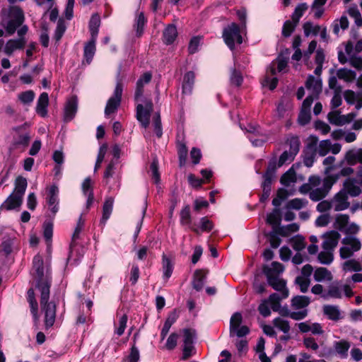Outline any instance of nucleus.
Returning <instances> with one entry per match:
<instances>
[{
	"mask_svg": "<svg viewBox=\"0 0 362 362\" xmlns=\"http://www.w3.org/2000/svg\"><path fill=\"white\" fill-rule=\"evenodd\" d=\"M342 246L339 250L340 257L344 259L351 258L354 252L361 248V243L354 235H346L341 240Z\"/></svg>",
	"mask_w": 362,
	"mask_h": 362,
	"instance_id": "3",
	"label": "nucleus"
},
{
	"mask_svg": "<svg viewBox=\"0 0 362 362\" xmlns=\"http://www.w3.org/2000/svg\"><path fill=\"white\" fill-rule=\"evenodd\" d=\"M195 76L193 71L187 72L183 78L182 93L184 94H190L192 91Z\"/></svg>",
	"mask_w": 362,
	"mask_h": 362,
	"instance_id": "30",
	"label": "nucleus"
},
{
	"mask_svg": "<svg viewBox=\"0 0 362 362\" xmlns=\"http://www.w3.org/2000/svg\"><path fill=\"white\" fill-rule=\"evenodd\" d=\"M267 279L269 285L274 290L280 292L283 298L288 296L289 292L286 286V281L284 279L279 278V276L272 277L271 274H269V278Z\"/></svg>",
	"mask_w": 362,
	"mask_h": 362,
	"instance_id": "13",
	"label": "nucleus"
},
{
	"mask_svg": "<svg viewBox=\"0 0 362 362\" xmlns=\"http://www.w3.org/2000/svg\"><path fill=\"white\" fill-rule=\"evenodd\" d=\"M328 121L334 125L342 126L344 125V121L343 120L344 116L340 115L338 111H332L327 115Z\"/></svg>",
	"mask_w": 362,
	"mask_h": 362,
	"instance_id": "48",
	"label": "nucleus"
},
{
	"mask_svg": "<svg viewBox=\"0 0 362 362\" xmlns=\"http://www.w3.org/2000/svg\"><path fill=\"white\" fill-rule=\"evenodd\" d=\"M152 78V75L149 72H146L142 74L138 79L136 86L134 99L139 101L143 97L144 87L146 84H148Z\"/></svg>",
	"mask_w": 362,
	"mask_h": 362,
	"instance_id": "15",
	"label": "nucleus"
},
{
	"mask_svg": "<svg viewBox=\"0 0 362 362\" xmlns=\"http://www.w3.org/2000/svg\"><path fill=\"white\" fill-rule=\"evenodd\" d=\"M27 294H28V296H27L28 301V303L30 304V312L33 315L34 322L36 324L37 322V321L39 320V317L37 315L38 305H37V302L35 298L34 290L33 288H30L28 291Z\"/></svg>",
	"mask_w": 362,
	"mask_h": 362,
	"instance_id": "26",
	"label": "nucleus"
},
{
	"mask_svg": "<svg viewBox=\"0 0 362 362\" xmlns=\"http://www.w3.org/2000/svg\"><path fill=\"white\" fill-rule=\"evenodd\" d=\"M332 204L336 211L346 209L349 206L346 192L340 191L338 192L332 200Z\"/></svg>",
	"mask_w": 362,
	"mask_h": 362,
	"instance_id": "14",
	"label": "nucleus"
},
{
	"mask_svg": "<svg viewBox=\"0 0 362 362\" xmlns=\"http://www.w3.org/2000/svg\"><path fill=\"white\" fill-rule=\"evenodd\" d=\"M323 238L322 249L334 251L339 243L340 234L337 231L331 230L324 234Z\"/></svg>",
	"mask_w": 362,
	"mask_h": 362,
	"instance_id": "12",
	"label": "nucleus"
},
{
	"mask_svg": "<svg viewBox=\"0 0 362 362\" xmlns=\"http://www.w3.org/2000/svg\"><path fill=\"white\" fill-rule=\"evenodd\" d=\"M139 351L135 345H133L131 348L129 354L124 359L123 362H139Z\"/></svg>",
	"mask_w": 362,
	"mask_h": 362,
	"instance_id": "64",
	"label": "nucleus"
},
{
	"mask_svg": "<svg viewBox=\"0 0 362 362\" xmlns=\"http://www.w3.org/2000/svg\"><path fill=\"white\" fill-rule=\"evenodd\" d=\"M180 222L182 225L187 226L191 229L193 226L191 219L190 207L189 205L185 206L180 212Z\"/></svg>",
	"mask_w": 362,
	"mask_h": 362,
	"instance_id": "42",
	"label": "nucleus"
},
{
	"mask_svg": "<svg viewBox=\"0 0 362 362\" xmlns=\"http://www.w3.org/2000/svg\"><path fill=\"white\" fill-rule=\"evenodd\" d=\"M286 144L289 146V150L288 151L296 156L299 152L300 146L299 138L296 136H291L287 139Z\"/></svg>",
	"mask_w": 362,
	"mask_h": 362,
	"instance_id": "39",
	"label": "nucleus"
},
{
	"mask_svg": "<svg viewBox=\"0 0 362 362\" xmlns=\"http://www.w3.org/2000/svg\"><path fill=\"white\" fill-rule=\"evenodd\" d=\"M299 226L296 223H291L287 226H279L277 232L283 237H287L291 233L298 231Z\"/></svg>",
	"mask_w": 362,
	"mask_h": 362,
	"instance_id": "41",
	"label": "nucleus"
},
{
	"mask_svg": "<svg viewBox=\"0 0 362 362\" xmlns=\"http://www.w3.org/2000/svg\"><path fill=\"white\" fill-rule=\"evenodd\" d=\"M25 45V41L23 37H21L19 39L16 40H9L6 43L4 51L5 54L10 56L15 51L23 49Z\"/></svg>",
	"mask_w": 362,
	"mask_h": 362,
	"instance_id": "17",
	"label": "nucleus"
},
{
	"mask_svg": "<svg viewBox=\"0 0 362 362\" xmlns=\"http://www.w3.org/2000/svg\"><path fill=\"white\" fill-rule=\"evenodd\" d=\"M342 269L346 272H359L362 271V266L358 260H356L355 259H347L342 264Z\"/></svg>",
	"mask_w": 362,
	"mask_h": 362,
	"instance_id": "36",
	"label": "nucleus"
},
{
	"mask_svg": "<svg viewBox=\"0 0 362 362\" xmlns=\"http://www.w3.org/2000/svg\"><path fill=\"white\" fill-rule=\"evenodd\" d=\"M11 20L17 25H21L24 21V15L23 11L19 7H13L11 11Z\"/></svg>",
	"mask_w": 362,
	"mask_h": 362,
	"instance_id": "57",
	"label": "nucleus"
},
{
	"mask_svg": "<svg viewBox=\"0 0 362 362\" xmlns=\"http://www.w3.org/2000/svg\"><path fill=\"white\" fill-rule=\"evenodd\" d=\"M127 315H122L119 318L118 325L115 324V333L118 336H121L124 334L127 327Z\"/></svg>",
	"mask_w": 362,
	"mask_h": 362,
	"instance_id": "61",
	"label": "nucleus"
},
{
	"mask_svg": "<svg viewBox=\"0 0 362 362\" xmlns=\"http://www.w3.org/2000/svg\"><path fill=\"white\" fill-rule=\"evenodd\" d=\"M243 81L242 73L235 68L232 69L230 75V82L232 85L240 86Z\"/></svg>",
	"mask_w": 362,
	"mask_h": 362,
	"instance_id": "54",
	"label": "nucleus"
},
{
	"mask_svg": "<svg viewBox=\"0 0 362 362\" xmlns=\"http://www.w3.org/2000/svg\"><path fill=\"white\" fill-rule=\"evenodd\" d=\"M281 221L280 214L278 210L274 209L267 215V222L272 226V229H277Z\"/></svg>",
	"mask_w": 362,
	"mask_h": 362,
	"instance_id": "45",
	"label": "nucleus"
},
{
	"mask_svg": "<svg viewBox=\"0 0 362 362\" xmlns=\"http://www.w3.org/2000/svg\"><path fill=\"white\" fill-rule=\"evenodd\" d=\"M96 40V38L90 37V40L84 46L83 56L88 64L91 62L95 55Z\"/></svg>",
	"mask_w": 362,
	"mask_h": 362,
	"instance_id": "25",
	"label": "nucleus"
},
{
	"mask_svg": "<svg viewBox=\"0 0 362 362\" xmlns=\"http://www.w3.org/2000/svg\"><path fill=\"white\" fill-rule=\"evenodd\" d=\"M82 191L84 196L87 197L86 209H88L92 205L94 199L93 187L90 177H86L82 183Z\"/></svg>",
	"mask_w": 362,
	"mask_h": 362,
	"instance_id": "21",
	"label": "nucleus"
},
{
	"mask_svg": "<svg viewBox=\"0 0 362 362\" xmlns=\"http://www.w3.org/2000/svg\"><path fill=\"white\" fill-rule=\"evenodd\" d=\"M292 107L293 105L290 100L286 99L281 100L276 107L277 115L279 117H284L286 111L291 110Z\"/></svg>",
	"mask_w": 362,
	"mask_h": 362,
	"instance_id": "40",
	"label": "nucleus"
},
{
	"mask_svg": "<svg viewBox=\"0 0 362 362\" xmlns=\"http://www.w3.org/2000/svg\"><path fill=\"white\" fill-rule=\"evenodd\" d=\"M43 235L45 240L47 243V245L49 246L53 235V224L51 221H47L44 223L43 226Z\"/></svg>",
	"mask_w": 362,
	"mask_h": 362,
	"instance_id": "60",
	"label": "nucleus"
},
{
	"mask_svg": "<svg viewBox=\"0 0 362 362\" xmlns=\"http://www.w3.org/2000/svg\"><path fill=\"white\" fill-rule=\"evenodd\" d=\"M286 298H283L281 294L278 293H272L269 296L268 300L269 303L272 307V309L274 312H277L281 307L280 302L281 300L285 299Z\"/></svg>",
	"mask_w": 362,
	"mask_h": 362,
	"instance_id": "47",
	"label": "nucleus"
},
{
	"mask_svg": "<svg viewBox=\"0 0 362 362\" xmlns=\"http://www.w3.org/2000/svg\"><path fill=\"white\" fill-rule=\"evenodd\" d=\"M333 259V251L329 250H323L318 255V259L323 264H331Z\"/></svg>",
	"mask_w": 362,
	"mask_h": 362,
	"instance_id": "53",
	"label": "nucleus"
},
{
	"mask_svg": "<svg viewBox=\"0 0 362 362\" xmlns=\"http://www.w3.org/2000/svg\"><path fill=\"white\" fill-rule=\"evenodd\" d=\"M223 38L225 43L233 50L235 47V44H241L243 42V37L240 35V27L238 24L233 23L223 31Z\"/></svg>",
	"mask_w": 362,
	"mask_h": 362,
	"instance_id": "4",
	"label": "nucleus"
},
{
	"mask_svg": "<svg viewBox=\"0 0 362 362\" xmlns=\"http://www.w3.org/2000/svg\"><path fill=\"white\" fill-rule=\"evenodd\" d=\"M100 25V18L98 14H93L89 22V30L92 38L98 37L99 27Z\"/></svg>",
	"mask_w": 362,
	"mask_h": 362,
	"instance_id": "38",
	"label": "nucleus"
},
{
	"mask_svg": "<svg viewBox=\"0 0 362 362\" xmlns=\"http://www.w3.org/2000/svg\"><path fill=\"white\" fill-rule=\"evenodd\" d=\"M177 36V28L174 25H168L164 30L163 37L166 45L172 44Z\"/></svg>",
	"mask_w": 362,
	"mask_h": 362,
	"instance_id": "31",
	"label": "nucleus"
},
{
	"mask_svg": "<svg viewBox=\"0 0 362 362\" xmlns=\"http://www.w3.org/2000/svg\"><path fill=\"white\" fill-rule=\"evenodd\" d=\"M28 186L26 178L18 176L14 182L13 192L1 204V208L10 211L18 208L23 203V197Z\"/></svg>",
	"mask_w": 362,
	"mask_h": 362,
	"instance_id": "2",
	"label": "nucleus"
},
{
	"mask_svg": "<svg viewBox=\"0 0 362 362\" xmlns=\"http://www.w3.org/2000/svg\"><path fill=\"white\" fill-rule=\"evenodd\" d=\"M344 188L352 197H356L360 194L362 187V165L358 168L357 176L355 180L347 179L344 183Z\"/></svg>",
	"mask_w": 362,
	"mask_h": 362,
	"instance_id": "9",
	"label": "nucleus"
},
{
	"mask_svg": "<svg viewBox=\"0 0 362 362\" xmlns=\"http://www.w3.org/2000/svg\"><path fill=\"white\" fill-rule=\"evenodd\" d=\"M173 271V265L170 261V259L167 257L165 255H163V277L166 279H168Z\"/></svg>",
	"mask_w": 362,
	"mask_h": 362,
	"instance_id": "46",
	"label": "nucleus"
},
{
	"mask_svg": "<svg viewBox=\"0 0 362 362\" xmlns=\"http://www.w3.org/2000/svg\"><path fill=\"white\" fill-rule=\"evenodd\" d=\"M213 226L212 222L205 216L200 219L199 223H194L193 226H191V230L197 234H199L201 232L211 230Z\"/></svg>",
	"mask_w": 362,
	"mask_h": 362,
	"instance_id": "22",
	"label": "nucleus"
},
{
	"mask_svg": "<svg viewBox=\"0 0 362 362\" xmlns=\"http://www.w3.org/2000/svg\"><path fill=\"white\" fill-rule=\"evenodd\" d=\"M336 182V177L332 180L331 177L324 178L322 185L320 187L313 189L310 192L309 197L312 201L318 202L327 196L333 185Z\"/></svg>",
	"mask_w": 362,
	"mask_h": 362,
	"instance_id": "7",
	"label": "nucleus"
},
{
	"mask_svg": "<svg viewBox=\"0 0 362 362\" xmlns=\"http://www.w3.org/2000/svg\"><path fill=\"white\" fill-rule=\"evenodd\" d=\"M273 325L275 327L281 330L285 334L288 333L290 330V325L288 321L284 320L281 317H276L273 320Z\"/></svg>",
	"mask_w": 362,
	"mask_h": 362,
	"instance_id": "50",
	"label": "nucleus"
},
{
	"mask_svg": "<svg viewBox=\"0 0 362 362\" xmlns=\"http://www.w3.org/2000/svg\"><path fill=\"white\" fill-rule=\"evenodd\" d=\"M337 76L340 79H344L346 81H351L356 76V73L350 69L341 68L337 70Z\"/></svg>",
	"mask_w": 362,
	"mask_h": 362,
	"instance_id": "55",
	"label": "nucleus"
},
{
	"mask_svg": "<svg viewBox=\"0 0 362 362\" xmlns=\"http://www.w3.org/2000/svg\"><path fill=\"white\" fill-rule=\"evenodd\" d=\"M242 320V315L238 312L235 313L231 316L230 320V337H233L235 336L238 337H243L250 332V329L247 326L241 325Z\"/></svg>",
	"mask_w": 362,
	"mask_h": 362,
	"instance_id": "5",
	"label": "nucleus"
},
{
	"mask_svg": "<svg viewBox=\"0 0 362 362\" xmlns=\"http://www.w3.org/2000/svg\"><path fill=\"white\" fill-rule=\"evenodd\" d=\"M303 30L305 36H309L310 35L316 36L319 34L321 27L317 25H313L310 22H306L303 25Z\"/></svg>",
	"mask_w": 362,
	"mask_h": 362,
	"instance_id": "51",
	"label": "nucleus"
},
{
	"mask_svg": "<svg viewBox=\"0 0 362 362\" xmlns=\"http://www.w3.org/2000/svg\"><path fill=\"white\" fill-rule=\"evenodd\" d=\"M288 65V59L284 57H279L275 62H273L267 69V72H270L272 75L276 74V66L278 72H286Z\"/></svg>",
	"mask_w": 362,
	"mask_h": 362,
	"instance_id": "20",
	"label": "nucleus"
},
{
	"mask_svg": "<svg viewBox=\"0 0 362 362\" xmlns=\"http://www.w3.org/2000/svg\"><path fill=\"white\" fill-rule=\"evenodd\" d=\"M308 9V5L305 3L298 4L293 13L292 14V21L298 24L300 18L303 16L304 12Z\"/></svg>",
	"mask_w": 362,
	"mask_h": 362,
	"instance_id": "52",
	"label": "nucleus"
},
{
	"mask_svg": "<svg viewBox=\"0 0 362 362\" xmlns=\"http://www.w3.org/2000/svg\"><path fill=\"white\" fill-rule=\"evenodd\" d=\"M348 14L354 19L355 24L357 27L362 26V17L356 6L350 7L348 10Z\"/></svg>",
	"mask_w": 362,
	"mask_h": 362,
	"instance_id": "59",
	"label": "nucleus"
},
{
	"mask_svg": "<svg viewBox=\"0 0 362 362\" xmlns=\"http://www.w3.org/2000/svg\"><path fill=\"white\" fill-rule=\"evenodd\" d=\"M18 98L22 103L30 104L35 98V93L31 90H26L21 93Z\"/></svg>",
	"mask_w": 362,
	"mask_h": 362,
	"instance_id": "62",
	"label": "nucleus"
},
{
	"mask_svg": "<svg viewBox=\"0 0 362 362\" xmlns=\"http://www.w3.org/2000/svg\"><path fill=\"white\" fill-rule=\"evenodd\" d=\"M295 283L299 286L302 293H305L308 291L310 286V280L306 276H298L295 279Z\"/></svg>",
	"mask_w": 362,
	"mask_h": 362,
	"instance_id": "58",
	"label": "nucleus"
},
{
	"mask_svg": "<svg viewBox=\"0 0 362 362\" xmlns=\"http://www.w3.org/2000/svg\"><path fill=\"white\" fill-rule=\"evenodd\" d=\"M310 304V298L305 296H297L292 298L291 300V306L293 308L298 310V309H305V308Z\"/></svg>",
	"mask_w": 362,
	"mask_h": 362,
	"instance_id": "37",
	"label": "nucleus"
},
{
	"mask_svg": "<svg viewBox=\"0 0 362 362\" xmlns=\"http://www.w3.org/2000/svg\"><path fill=\"white\" fill-rule=\"evenodd\" d=\"M146 23V19L143 13H140L136 20L134 27L136 28V35L137 36H141L144 31V28Z\"/></svg>",
	"mask_w": 362,
	"mask_h": 362,
	"instance_id": "56",
	"label": "nucleus"
},
{
	"mask_svg": "<svg viewBox=\"0 0 362 362\" xmlns=\"http://www.w3.org/2000/svg\"><path fill=\"white\" fill-rule=\"evenodd\" d=\"M332 142L329 139L320 141L318 146H317V152L320 156H325L329 151Z\"/></svg>",
	"mask_w": 362,
	"mask_h": 362,
	"instance_id": "49",
	"label": "nucleus"
},
{
	"mask_svg": "<svg viewBox=\"0 0 362 362\" xmlns=\"http://www.w3.org/2000/svg\"><path fill=\"white\" fill-rule=\"evenodd\" d=\"M49 104V96L47 93H42L40 95L37 105L36 112L42 117H45L47 115V106Z\"/></svg>",
	"mask_w": 362,
	"mask_h": 362,
	"instance_id": "19",
	"label": "nucleus"
},
{
	"mask_svg": "<svg viewBox=\"0 0 362 362\" xmlns=\"http://www.w3.org/2000/svg\"><path fill=\"white\" fill-rule=\"evenodd\" d=\"M306 88L311 91V94L317 96L322 90V82L320 79L310 76L307 79Z\"/></svg>",
	"mask_w": 362,
	"mask_h": 362,
	"instance_id": "27",
	"label": "nucleus"
},
{
	"mask_svg": "<svg viewBox=\"0 0 362 362\" xmlns=\"http://www.w3.org/2000/svg\"><path fill=\"white\" fill-rule=\"evenodd\" d=\"M263 272L267 278H269V274H271L272 277L279 276L284 272V267L279 262H273L270 266H264Z\"/></svg>",
	"mask_w": 362,
	"mask_h": 362,
	"instance_id": "28",
	"label": "nucleus"
},
{
	"mask_svg": "<svg viewBox=\"0 0 362 362\" xmlns=\"http://www.w3.org/2000/svg\"><path fill=\"white\" fill-rule=\"evenodd\" d=\"M323 313L329 320L333 321H337L342 318L341 310L337 305H324Z\"/></svg>",
	"mask_w": 362,
	"mask_h": 362,
	"instance_id": "24",
	"label": "nucleus"
},
{
	"mask_svg": "<svg viewBox=\"0 0 362 362\" xmlns=\"http://www.w3.org/2000/svg\"><path fill=\"white\" fill-rule=\"evenodd\" d=\"M206 280V274L203 270H197L194 274V278L192 281L193 288L197 291H200L204 285Z\"/></svg>",
	"mask_w": 362,
	"mask_h": 362,
	"instance_id": "32",
	"label": "nucleus"
},
{
	"mask_svg": "<svg viewBox=\"0 0 362 362\" xmlns=\"http://www.w3.org/2000/svg\"><path fill=\"white\" fill-rule=\"evenodd\" d=\"M122 91V83L120 81H118L116 84L112 96H111L107 102L105 109V114L106 116L115 112L119 107L121 103Z\"/></svg>",
	"mask_w": 362,
	"mask_h": 362,
	"instance_id": "8",
	"label": "nucleus"
},
{
	"mask_svg": "<svg viewBox=\"0 0 362 362\" xmlns=\"http://www.w3.org/2000/svg\"><path fill=\"white\" fill-rule=\"evenodd\" d=\"M85 221L81 216L78 218L77 224L72 235L71 243L70 245L69 258L72 257L75 252V242L79 238L80 234L83 229Z\"/></svg>",
	"mask_w": 362,
	"mask_h": 362,
	"instance_id": "18",
	"label": "nucleus"
},
{
	"mask_svg": "<svg viewBox=\"0 0 362 362\" xmlns=\"http://www.w3.org/2000/svg\"><path fill=\"white\" fill-rule=\"evenodd\" d=\"M349 21L347 16L345 15H342L339 19H336L332 26L333 28V33L339 35L340 29L344 30L349 28Z\"/></svg>",
	"mask_w": 362,
	"mask_h": 362,
	"instance_id": "34",
	"label": "nucleus"
},
{
	"mask_svg": "<svg viewBox=\"0 0 362 362\" xmlns=\"http://www.w3.org/2000/svg\"><path fill=\"white\" fill-rule=\"evenodd\" d=\"M308 202L305 199L295 198L289 200L286 204V208L295 210H300L308 204Z\"/></svg>",
	"mask_w": 362,
	"mask_h": 362,
	"instance_id": "43",
	"label": "nucleus"
},
{
	"mask_svg": "<svg viewBox=\"0 0 362 362\" xmlns=\"http://www.w3.org/2000/svg\"><path fill=\"white\" fill-rule=\"evenodd\" d=\"M334 348L336 353L339 354L341 358H344L348 356V351L350 348V344L346 340L334 341Z\"/></svg>",
	"mask_w": 362,
	"mask_h": 362,
	"instance_id": "33",
	"label": "nucleus"
},
{
	"mask_svg": "<svg viewBox=\"0 0 362 362\" xmlns=\"http://www.w3.org/2000/svg\"><path fill=\"white\" fill-rule=\"evenodd\" d=\"M33 275L36 279V287L40 292L41 311L44 314L46 328L51 327L56 317V305L54 302H49V288L51 286L50 276L47 272L45 274L43 259L41 255H37L33 260Z\"/></svg>",
	"mask_w": 362,
	"mask_h": 362,
	"instance_id": "1",
	"label": "nucleus"
},
{
	"mask_svg": "<svg viewBox=\"0 0 362 362\" xmlns=\"http://www.w3.org/2000/svg\"><path fill=\"white\" fill-rule=\"evenodd\" d=\"M346 163L350 165H354L357 163L362 164V148L351 149L346 153L344 157Z\"/></svg>",
	"mask_w": 362,
	"mask_h": 362,
	"instance_id": "23",
	"label": "nucleus"
},
{
	"mask_svg": "<svg viewBox=\"0 0 362 362\" xmlns=\"http://www.w3.org/2000/svg\"><path fill=\"white\" fill-rule=\"evenodd\" d=\"M59 189L57 185H53L48 188L47 203L51 214L49 217L54 218L59 211Z\"/></svg>",
	"mask_w": 362,
	"mask_h": 362,
	"instance_id": "11",
	"label": "nucleus"
},
{
	"mask_svg": "<svg viewBox=\"0 0 362 362\" xmlns=\"http://www.w3.org/2000/svg\"><path fill=\"white\" fill-rule=\"evenodd\" d=\"M152 110L153 103L151 101H147L145 106L141 104L136 106V119L145 129L149 125L150 115Z\"/></svg>",
	"mask_w": 362,
	"mask_h": 362,
	"instance_id": "10",
	"label": "nucleus"
},
{
	"mask_svg": "<svg viewBox=\"0 0 362 362\" xmlns=\"http://www.w3.org/2000/svg\"><path fill=\"white\" fill-rule=\"evenodd\" d=\"M318 138L316 136H310V142L305 146L303 151V163L305 166L310 168L313 165L316 160L317 155V145Z\"/></svg>",
	"mask_w": 362,
	"mask_h": 362,
	"instance_id": "6",
	"label": "nucleus"
},
{
	"mask_svg": "<svg viewBox=\"0 0 362 362\" xmlns=\"http://www.w3.org/2000/svg\"><path fill=\"white\" fill-rule=\"evenodd\" d=\"M314 279L316 281H329L332 279L331 272L325 267L317 268L314 272Z\"/></svg>",
	"mask_w": 362,
	"mask_h": 362,
	"instance_id": "35",
	"label": "nucleus"
},
{
	"mask_svg": "<svg viewBox=\"0 0 362 362\" xmlns=\"http://www.w3.org/2000/svg\"><path fill=\"white\" fill-rule=\"evenodd\" d=\"M279 235H280L277 232V229H272V230L268 234L270 245L273 248L279 247L281 244V240Z\"/></svg>",
	"mask_w": 362,
	"mask_h": 362,
	"instance_id": "63",
	"label": "nucleus"
},
{
	"mask_svg": "<svg viewBox=\"0 0 362 362\" xmlns=\"http://www.w3.org/2000/svg\"><path fill=\"white\" fill-rule=\"evenodd\" d=\"M77 111V99L76 97H71L66 103L64 108V119L66 122H70L74 117Z\"/></svg>",
	"mask_w": 362,
	"mask_h": 362,
	"instance_id": "16",
	"label": "nucleus"
},
{
	"mask_svg": "<svg viewBox=\"0 0 362 362\" xmlns=\"http://www.w3.org/2000/svg\"><path fill=\"white\" fill-rule=\"evenodd\" d=\"M114 199L112 197H108L105 199L103 206V216L100 223L105 225L107 221L110 217L113 209Z\"/></svg>",
	"mask_w": 362,
	"mask_h": 362,
	"instance_id": "29",
	"label": "nucleus"
},
{
	"mask_svg": "<svg viewBox=\"0 0 362 362\" xmlns=\"http://www.w3.org/2000/svg\"><path fill=\"white\" fill-rule=\"evenodd\" d=\"M289 242L293 249L298 252L303 250L306 246L305 238L301 235H296L291 238Z\"/></svg>",
	"mask_w": 362,
	"mask_h": 362,
	"instance_id": "44",
	"label": "nucleus"
}]
</instances>
